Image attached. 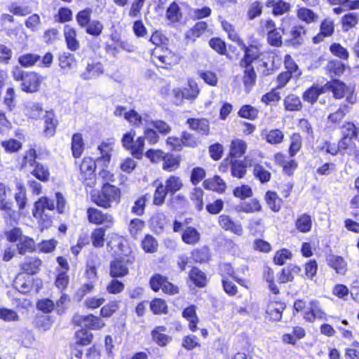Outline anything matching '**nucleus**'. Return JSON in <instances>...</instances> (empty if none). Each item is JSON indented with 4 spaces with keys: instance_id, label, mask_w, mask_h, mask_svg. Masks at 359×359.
Listing matches in <instances>:
<instances>
[{
    "instance_id": "obj_1",
    "label": "nucleus",
    "mask_w": 359,
    "mask_h": 359,
    "mask_svg": "<svg viewBox=\"0 0 359 359\" xmlns=\"http://www.w3.org/2000/svg\"><path fill=\"white\" fill-rule=\"evenodd\" d=\"M121 198V191L116 187L105 182L100 191H93L91 194L92 201L98 206L107 209L113 203H118Z\"/></svg>"
},
{
    "instance_id": "obj_2",
    "label": "nucleus",
    "mask_w": 359,
    "mask_h": 359,
    "mask_svg": "<svg viewBox=\"0 0 359 359\" xmlns=\"http://www.w3.org/2000/svg\"><path fill=\"white\" fill-rule=\"evenodd\" d=\"M13 77L17 81H22L21 90L26 93H34L40 86V77L36 73L25 72L18 67L13 70Z\"/></svg>"
},
{
    "instance_id": "obj_3",
    "label": "nucleus",
    "mask_w": 359,
    "mask_h": 359,
    "mask_svg": "<svg viewBox=\"0 0 359 359\" xmlns=\"http://www.w3.org/2000/svg\"><path fill=\"white\" fill-rule=\"evenodd\" d=\"M96 163L90 157H85L79 164L80 178L88 187L95 185L97 177L95 174Z\"/></svg>"
},
{
    "instance_id": "obj_4",
    "label": "nucleus",
    "mask_w": 359,
    "mask_h": 359,
    "mask_svg": "<svg viewBox=\"0 0 359 359\" xmlns=\"http://www.w3.org/2000/svg\"><path fill=\"white\" fill-rule=\"evenodd\" d=\"M87 214L88 221L95 224H105L107 227H110L114 222L111 215L103 213L95 208H89L87 210Z\"/></svg>"
},
{
    "instance_id": "obj_5",
    "label": "nucleus",
    "mask_w": 359,
    "mask_h": 359,
    "mask_svg": "<svg viewBox=\"0 0 359 359\" xmlns=\"http://www.w3.org/2000/svg\"><path fill=\"white\" fill-rule=\"evenodd\" d=\"M73 320L76 325L90 330H100L104 326L103 320L93 314L87 316L78 315L74 317Z\"/></svg>"
},
{
    "instance_id": "obj_6",
    "label": "nucleus",
    "mask_w": 359,
    "mask_h": 359,
    "mask_svg": "<svg viewBox=\"0 0 359 359\" xmlns=\"http://www.w3.org/2000/svg\"><path fill=\"white\" fill-rule=\"evenodd\" d=\"M131 262L128 258L116 259L110 264V276L113 278L123 277L128 273V266Z\"/></svg>"
},
{
    "instance_id": "obj_7",
    "label": "nucleus",
    "mask_w": 359,
    "mask_h": 359,
    "mask_svg": "<svg viewBox=\"0 0 359 359\" xmlns=\"http://www.w3.org/2000/svg\"><path fill=\"white\" fill-rule=\"evenodd\" d=\"M241 48L244 51L245 55L240 60V66L252 65V62L257 60L260 55L259 49L255 45H250L249 46H247L243 43L241 46Z\"/></svg>"
},
{
    "instance_id": "obj_8",
    "label": "nucleus",
    "mask_w": 359,
    "mask_h": 359,
    "mask_svg": "<svg viewBox=\"0 0 359 359\" xmlns=\"http://www.w3.org/2000/svg\"><path fill=\"white\" fill-rule=\"evenodd\" d=\"M231 175L234 177L243 178L246 174L247 165L251 166V161L248 156L245 157L243 161L230 159Z\"/></svg>"
},
{
    "instance_id": "obj_9",
    "label": "nucleus",
    "mask_w": 359,
    "mask_h": 359,
    "mask_svg": "<svg viewBox=\"0 0 359 359\" xmlns=\"http://www.w3.org/2000/svg\"><path fill=\"white\" fill-rule=\"evenodd\" d=\"M218 222L219 226L225 231H229L235 234L241 235L243 227L239 222H234L226 215H221L219 217Z\"/></svg>"
},
{
    "instance_id": "obj_10",
    "label": "nucleus",
    "mask_w": 359,
    "mask_h": 359,
    "mask_svg": "<svg viewBox=\"0 0 359 359\" xmlns=\"http://www.w3.org/2000/svg\"><path fill=\"white\" fill-rule=\"evenodd\" d=\"M16 192L14 196L19 210L25 208L27 203V191L23 182L16 179L15 181Z\"/></svg>"
},
{
    "instance_id": "obj_11",
    "label": "nucleus",
    "mask_w": 359,
    "mask_h": 359,
    "mask_svg": "<svg viewBox=\"0 0 359 359\" xmlns=\"http://www.w3.org/2000/svg\"><path fill=\"white\" fill-rule=\"evenodd\" d=\"M247 150V144L245 141L236 139L231 142L230 151L229 156L224 160V162L229 161L230 159H236L241 157Z\"/></svg>"
},
{
    "instance_id": "obj_12",
    "label": "nucleus",
    "mask_w": 359,
    "mask_h": 359,
    "mask_svg": "<svg viewBox=\"0 0 359 359\" xmlns=\"http://www.w3.org/2000/svg\"><path fill=\"white\" fill-rule=\"evenodd\" d=\"M187 124L190 129L198 132V133L208 135L210 130V125L208 119L189 118L187 120Z\"/></svg>"
},
{
    "instance_id": "obj_13",
    "label": "nucleus",
    "mask_w": 359,
    "mask_h": 359,
    "mask_svg": "<svg viewBox=\"0 0 359 359\" xmlns=\"http://www.w3.org/2000/svg\"><path fill=\"white\" fill-rule=\"evenodd\" d=\"M53 210L55 205L53 200L48 197H41L37 201L34 203V207L32 210L34 217H41V215L45 213V210Z\"/></svg>"
},
{
    "instance_id": "obj_14",
    "label": "nucleus",
    "mask_w": 359,
    "mask_h": 359,
    "mask_svg": "<svg viewBox=\"0 0 359 359\" xmlns=\"http://www.w3.org/2000/svg\"><path fill=\"white\" fill-rule=\"evenodd\" d=\"M103 73L104 67L100 62L88 63L81 77L83 80H90L96 79Z\"/></svg>"
},
{
    "instance_id": "obj_15",
    "label": "nucleus",
    "mask_w": 359,
    "mask_h": 359,
    "mask_svg": "<svg viewBox=\"0 0 359 359\" xmlns=\"http://www.w3.org/2000/svg\"><path fill=\"white\" fill-rule=\"evenodd\" d=\"M325 93V85H313L308 88L302 95L304 102L313 104L318 100L320 95Z\"/></svg>"
},
{
    "instance_id": "obj_16",
    "label": "nucleus",
    "mask_w": 359,
    "mask_h": 359,
    "mask_svg": "<svg viewBox=\"0 0 359 359\" xmlns=\"http://www.w3.org/2000/svg\"><path fill=\"white\" fill-rule=\"evenodd\" d=\"M261 135L270 144H280L284 140V133L279 129L264 130Z\"/></svg>"
},
{
    "instance_id": "obj_17",
    "label": "nucleus",
    "mask_w": 359,
    "mask_h": 359,
    "mask_svg": "<svg viewBox=\"0 0 359 359\" xmlns=\"http://www.w3.org/2000/svg\"><path fill=\"white\" fill-rule=\"evenodd\" d=\"M59 66L63 73L67 74L76 65V61L74 55L70 53H63L59 55Z\"/></svg>"
},
{
    "instance_id": "obj_18",
    "label": "nucleus",
    "mask_w": 359,
    "mask_h": 359,
    "mask_svg": "<svg viewBox=\"0 0 359 359\" xmlns=\"http://www.w3.org/2000/svg\"><path fill=\"white\" fill-rule=\"evenodd\" d=\"M325 92L331 90L335 98L340 99L344 96V93L347 88L343 82L339 80H332L325 84Z\"/></svg>"
},
{
    "instance_id": "obj_19",
    "label": "nucleus",
    "mask_w": 359,
    "mask_h": 359,
    "mask_svg": "<svg viewBox=\"0 0 359 359\" xmlns=\"http://www.w3.org/2000/svg\"><path fill=\"white\" fill-rule=\"evenodd\" d=\"M306 29L302 25H294L290 32L289 41L293 46H298L303 43L304 36L306 34Z\"/></svg>"
},
{
    "instance_id": "obj_20",
    "label": "nucleus",
    "mask_w": 359,
    "mask_h": 359,
    "mask_svg": "<svg viewBox=\"0 0 359 359\" xmlns=\"http://www.w3.org/2000/svg\"><path fill=\"white\" fill-rule=\"evenodd\" d=\"M203 186L206 189L213 190L218 193H223L226 189L225 182L217 175L205 180Z\"/></svg>"
},
{
    "instance_id": "obj_21",
    "label": "nucleus",
    "mask_w": 359,
    "mask_h": 359,
    "mask_svg": "<svg viewBox=\"0 0 359 359\" xmlns=\"http://www.w3.org/2000/svg\"><path fill=\"white\" fill-rule=\"evenodd\" d=\"M64 34L68 49L72 51H75L79 49L80 45L79 42L76 39V33L75 29L69 26H66L65 27Z\"/></svg>"
},
{
    "instance_id": "obj_22",
    "label": "nucleus",
    "mask_w": 359,
    "mask_h": 359,
    "mask_svg": "<svg viewBox=\"0 0 359 359\" xmlns=\"http://www.w3.org/2000/svg\"><path fill=\"white\" fill-rule=\"evenodd\" d=\"M41 265V261L34 257H27L25 262L21 264L22 270L29 274H35L39 270Z\"/></svg>"
},
{
    "instance_id": "obj_23",
    "label": "nucleus",
    "mask_w": 359,
    "mask_h": 359,
    "mask_svg": "<svg viewBox=\"0 0 359 359\" xmlns=\"http://www.w3.org/2000/svg\"><path fill=\"white\" fill-rule=\"evenodd\" d=\"M201 238L200 233L194 227H187L182 234V240L188 245H195L198 243Z\"/></svg>"
},
{
    "instance_id": "obj_24",
    "label": "nucleus",
    "mask_w": 359,
    "mask_h": 359,
    "mask_svg": "<svg viewBox=\"0 0 359 359\" xmlns=\"http://www.w3.org/2000/svg\"><path fill=\"white\" fill-rule=\"evenodd\" d=\"M30 173L36 179L43 182H48L50 175L48 167L41 163H36Z\"/></svg>"
},
{
    "instance_id": "obj_25",
    "label": "nucleus",
    "mask_w": 359,
    "mask_h": 359,
    "mask_svg": "<svg viewBox=\"0 0 359 359\" xmlns=\"http://www.w3.org/2000/svg\"><path fill=\"white\" fill-rule=\"evenodd\" d=\"M327 259L329 265L333 268L337 273H345L346 271V263L341 257L331 255L327 257Z\"/></svg>"
},
{
    "instance_id": "obj_26",
    "label": "nucleus",
    "mask_w": 359,
    "mask_h": 359,
    "mask_svg": "<svg viewBox=\"0 0 359 359\" xmlns=\"http://www.w3.org/2000/svg\"><path fill=\"white\" fill-rule=\"evenodd\" d=\"M163 186L169 194L174 195L182 189L183 183L179 177L172 175L165 180Z\"/></svg>"
},
{
    "instance_id": "obj_27",
    "label": "nucleus",
    "mask_w": 359,
    "mask_h": 359,
    "mask_svg": "<svg viewBox=\"0 0 359 359\" xmlns=\"http://www.w3.org/2000/svg\"><path fill=\"white\" fill-rule=\"evenodd\" d=\"M17 249L20 255L33 252L35 250V242L32 238L24 236L17 244Z\"/></svg>"
},
{
    "instance_id": "obj_28",
    "label": "nucleus",
    "mask_w": 359,
    "mask_h": 359,
    "mask_svg": "<svg viewBox=\"0 0 359 359\" xmlns=\"http://www.w3.org/2000/svg\"><path fill=\"white\" fill-rule=\"evenodd\" d=\"M244 68L243 83L247 88H251L256 82L257 75L252 65L241 66Z\"/></svg>"
},
{
    "instance_id": "obj_29",
    "label": "nucleus",
    "mask_w": 359,
    "mask_h": 359,
    "mask_svg": "<svg viewBox=\"0 0 359 359\" xmlns=\"http://www.w3.org/2000/svg\"><path fill=\"white\" fill-rule=\"evenodd\" d=\"M0 210L4 212V217L7 220L15 222L18 219V214L13 209V203L11 201H1L0 203Z\"/></svg>"
},
{
    "instance_id": "obj_30",
    "label": "nucleus",
    "mask_w": 359,
    "mask_h": 359,
    "mask_svg": "<svg viewBox=\"0 0 359 359\" xmlns=\"http://www.w3.org/2000/svg\"><path fill=\"white\" fill-rule=\"evenodd\" d=\"M182 316L184 318H185L187 320L189 321V325L190 330L193 332L196 331L197 328V323L198 321V319L196 313V306H190L186 308L182 312Z\"/></svg>"
},
{
    "instance_id": "obj_31",
    "label": "nucleus",
    "mask_w": 359,
    "mask_h": 359,
    "mask_svg": "<svg viewBox=\"0 0 359 359\" xmlns=\"http://www.w3.org/2000/svg\"><path fill=\"white\" fill-rule=\"evenodd\" d=\"M297 18L307 24L317 21L318 15L311 9L302 7L299 8L297 12Z\"/></svg>"
},
{
    "instance_id": "obj_32",
    "label": "nucleus",
    "mask_w": 359,
    "mask_h": 359,
    "mask_svg": "<svg viewBox=\"0 0 359 359\" xmlns=\"http://www.w3.org/2000/svg\"><path fill=\"white\" fill-rule=\"evenodd\" d=\"M266 201L269 208L274 212H278L281 208L282 199L276 192L268 191L266 194Z\"/></svg>"
},
{
    "instance_id": "obj_33",
    "label": "nucleus",
    "mask_w": 359,
    "mask_h": 359,
    "mask_svg": "<svg viewBox=\"0 0 359 359\" xmlns=\"http://www.w3.org/2000/svg\"><path fill=\"white\" fill-rule=\"evenodd\" d=\"M284 107L287 111H299L302 107V104L299 97L292 94L285 98Z\"/></svg>"
},
{
    "instance_id": "obj_34",
    "label": "nucleus",
    "mask_w": 359,
    "mask_h": 359,
    "mask_svg": "<svg viewBox=\"0 0 359 359\" xmlns=\"http://www.w3.org/2000/svg\"><path fill=\"white\" fill-rule=\"evenodd\" d=\"M72 150L74 158H79L83 151V142L80 133L73 135L72 138Z\"/></svg>"
},
{
    "instance_id": "obj_35",
    "label": "nucleus",
    "mask_w": 359,
    "mask_h": 359,
    "mask_svg": "<svg viewBox=\"0 0 359 359\" xmlns=\"http://www.w3.org/2000/svg\"><path fill=\"white\" fill-rule=\"evenodd\" d=\"M163 161V169L168 172L174 171L180 166V158L169 153L165 154Z\"/></svg>"
},
{
    "instance_id": "obj_36",
    "label": "nucleus",
    "mask_w": 359,
    "mask_h": 359,
    "mask_svg": "<svg viewBox=\"0 0 359 359\" xmlns=\"http://www.w3.org/2000/svg\"><path fill=\"white\" fill-rule=\"evenodd\" d=\"M296 228L302 233L309 232L312 226L311 217L307 214L302 215L295 222Z\"/></svg>"
},
{
    "instance_id": "obj_37",
    "label": "nucleus",
    "mask_w": 359,
    "mask_h": 359,
    "mask_svg": "<svg viewBox=\"0 0 359 359\" xmlns=\"http://www.w3.org/2000/svg\"><path fill=\"white\" fill-rule=\"evenodd\" d=\"M33 323L36 328L43 330V331L48 330L52 326V321L50 316L43 314L36 315Z\"/></svg>"
},
{
    "instance_id": "obj_38",
    "label": "nucleus",
    "mask_w": 359,
    "mask_h": 359,
    "mask_svg": "<svg viewBox=\"0 0 359 359\" xmlns=\"http://www.w3.org/2000/svg\"><path fill=\"white\" fill-rule=\"evenodd\" d=\"M144 147V137H139L135 141H133V146L128 151L137 159H141L143 156Z\"/></svg>"
},
{
    "instance_id": "obj_39",
    "label": "nucleus",
    "mask_w": 359,
    "mask_h": 359,
    "mask_svg": "<svg viewBox=\"0 0 359 359\" xmlns=\"http://www.w3.org/2000/svg\"><path fill=\"white\" fill-rule=\"evenodd\" d=\"M190 280L198 287H202L205 285L206 276L203 272L197 268H193L189 273Z\"/></svg>"
},
{
    "instance_id": "obj_40",
    "label": "nucleus",
    "mask_w": 359,
    "mask_h": 359,
    "mask_svg": "<svg viewBox=\"0 0 359 359\" xmlns=\"http://www.w3.org/2000/svg\"><path fill=\"white\" fill-rule=\"evenodd\" d=\"M76 343L81 346H87L90 344L93 339V334L86 329H81L75 334Z\"/></svg>"
},
{
    "instance_id": "obj_41",
    "label": "nucleus",
    "mask_w": 359,
    "mask_h": 359,
    "mask_svg": "<svg viewBox=\"0 0 359 359\" xmlns=\"http://www.w3.org/2000/svg\"><path fill=\"white\" fill-rule=\"evenodd\" d=\"M41 57L34 53H27L19 57L18 62L24 67H30L34 66L37 62L40 61Z\"/></svg>"
},
{
    "instance_id": "obj_42",
    "label": "nucleus",
    "mask_w": 359,
    "mask_h": 359,
    "mask_svg": "<svg viewBox=\"0 0 359 359\" xmlns=\"http://www.w3.org/2000/svg\"><path fill=\"white\" fill-rule=\"evenodd\" d=\"M189 86L191 88L192 94L184 93V91L182 90L180 88H175L172 90V93L177 99L182 100V98H186L189 100L195 99L198 94V89L197 88L196 84L195 83H189Z\"/></svg>"
},
{
    "instance_id": "obj_43",
    "label": "nucleus",
    "mask_w": 359,
    "mask_h": 359,
    "mask_svg": "<svg viewBox=\"0 0 359 359\" xmlns=\"http://www.w3.org/2000/svg\"><path fill=\"white\" fill-rule=\"evenodd\" d=\"M45 133L47 135L52 136L54 134L57 121L54 118L53 111H46L44 116Z\"/></svg>"
},
{
    "instance_id": "obj_44",
    "label": "nucleus",
    "mask_w": 359,
    "mask_h": 359,
    "mask_svg": "<svg viewBox=\"0 0 359 359\" xmlns=\"http://www.w3.org/2000/svg\"><path fill=\"white\" fill-rule=\"evenodd\" d=\"M165 331V327H158L155 330H154L151 332V336L153 340L156 342L159 346H163L166 345L169 340V337L163 334V332Z\"/></svg>"
},
{
    "instance_id": "obj_45",
    "label": "nucleus",
    "mask_w": 359,
    "mask_h": 359,
    "mask_svg": "<svg viewBox=\"0 0 359 359\" xmlns=\"http://www.w3.org/2000/svg\"><path fill=\"white\" fill-rule=\"evenodd\" d=\"M42 112V107L37 103L29 102L25 105V113L32 118H39Z\"/></svg>"
},
{
    "instance_id": "obj_46",
    "label": "nucleus",
    "mask_w": 359,
    "mask_h": 359,
    "mask_svg": "<svg viewBox=\"0 0 359 359\" xmlns=\"http://www.w3.org/2000/svg\"><path fill=\"white\" fill-rule=\"evenodd\" d=\"M166 17L172 22H178L182 18V13L178 4L172 2L166 11Z\"/></svg>"
},
{
    "instance_id": "obj_47",
    "label": "nucleus",
    "mask_w": 359,
    "mask_h": 359,
    "mask_svg": "<svg viewBox=\"0 0 359 359\" xmlns=\"http://www.w3.org/2000/svg\"><path fill=\"white\" fill-rule=\"evenodd\" d=\"M285 67L286 72L291 73L294 78H298L302 74L301 71L299 69L297 65L290 55H286L284 60Z\"/></svg>"
},
{
    "instance_id": "obj_48",
    "label": "nucleus",
    "mask_w": 359,
    "mask_h": 359,
    "mask_svg": "<svg viewBox=\"0 0 359 359\" xmlns=\"http://www.w3.org/2000/svg\"><path fill=\"white\" fill-rule=\"evenodd\" d=\"M240 117L255 120L258 116V110L251 105H243L238 112Z\"/></svg>"
},
{
    "instance_id": "obj_49",
    "label": "nucleus",
    "mask_w": 359,
    "mask_h": 359,
    "mask_svg": "<svg viewBox=\"0 0 359 359\" xmlns=\"http://www.w3.org/2000/svg\"><path fill=\"white\" fill-rule=\"evenodd\" d=\"M85 28L87 34L93 36H99L102 33L104 26L99 20H93Z\"/></svg>"
},
{
    "instance_id": "obj_50",
    "label": "nucleus",
    "mask_w": 359,
    "mask_h": 359,
    "mask_svg": "<svg viewBox=\"0 0 359 359\" xmlns=\"http://www.w3.org/2000/svg\"><path fill=\"white\" fill-rule=\"evenodd\" d=\"M142 247L146 252L152 253L157 250L158 242L151 235H147L142 241Z\"/></svg>"
},
{
    "instance_id": "obj_51",
    "label": "nucleus",
    "mask_w": 359,
    "mask_h": 359,
    "mask_svg": "<svg viewBox=\"0 0 359 359\" xmlns=\"http://www.w3.org/2000/svg\"><path fill=\"white\" fill-rule=\"evenodd\" d=\"M105 230L103 228H97L91 233V241L94 247L99 248L104 245Z\"/></svg>"
},
{
    "instance_id": "obj_52",
    "label": "nucleus",
    "mask_w": 359,
    "mask_h": 359,
    "mask_svg": "<svg viewBox=\"0 0 359 359\" xmlns=\"http://www.w3.org/2000/svg\"><path fill=\"white\" fill-rule=\"evenodd\" d=\"M332 5H340L344 10L359 9V0H327Z\"/></svg>"
},
{
    "instance_id": "obj_53",
    "label": "nucleus",
    "mask_w": 359,
    "mask_h": 359,
    "mask_svg": "<svg viewBox=\"0 0 359 359\" xmlns=\"http://www.w3.org/2000/svg\"><path fill=\"white\" fill-rule=\"evenodd\" d=\"M92 13V9L87 8L77 13L76 21L81 27H86L90 23Z\"/></svg>"
},
{
    "instance_id": "obj_54",
    "label": "nucleus",
    "mask_w": 359,
    "mask_h": 359,
    "mask_svg": "<svg viewBox=\"0 0 359 359\" xmlns=\"http://www.w3.org/2000/svg\"><path fill=\"white\" fill-rule=\"evenodd\" d=\"M253 172L262 183L267 182L271 179V173L260 164L255 165Z\"/></svg>"
},
{
    "instance_id": "obj_55",
    "label": "nucleus",
    "mask_w": 359,
    "mask_h": 359,
    "mask_svg": "<svg viewBox=\"0 0 359 359\" xmlns=\"http://www.w3.org/2000/svg\"><path fill=\"white\" fill-rule=\"evenodd\" d=\"M145 226V222L138 218L133 219L130 221L129 224L130 234L136 238L137 235L142 231Z\"/></svg>"
},
{
    "instance_id": "obj_56",
    "label": "nucleus",
    "mask_w": 359,
    "mask_h": 359,
    "mask_svg": "<svg viewBox=\"0 0 359 359\" xmlns=\"http://www.w3.org/2000/svg\"><path fill=\"white\" fill-rule=\"evenodd\" d=\"M150 309L154 314H163L167 313V304L162 299H155L150 303Z\"/></svg>"
},
{
    "instance_id": "obj_57",
    "label": "nucleus",
    "mask_w": 359,
    "mask_h": 359,
    "mask_svg": "<svg viewBox=\"0 0 359 359\" xmlns=\"http://www.w3.org/2000/svg\"><path fill=\"white\" fill-rule=\"evenodd\" d=\"M349 107L347 104H341L339 108L334 113L330 114L328 119L332 123L340 122L348 111Z\"/></svg>"
},
{
    "instance_id": "obj_58",
    "label": "nucleus",
    "mask_w": 359,
    "mask_h": 359,
    "mask_svg": "<svg viewBox=\"0 0 359 359\" xmlns=\"http://www.w3.org/2000/svg\"><path fill=\"white\" fill-rule=\"evenodd\" d=\"M112 149L111 145L107 143H102L98 147V150L100 151V156L97 158V161H103L104 163H108L111 159L110 152Z\"/></svg>"
},
{
    "instance_id": "obj_59",
    "label": "nucleus",
    "mask_w": 359,
    "mask_h": 359,
    "mask_svg": "<svg viewBox=\"0 0 359 359\" xmlns=\"http://www.w3.org/2000/svg\"><path fill=\"white\" fill-rule=\"evenodd\" d=\"M36 151L34 149H30L26 151L22 161L21 168H25L27 165L34 167L38 163L36 161Z\"/></svg>"
},
{
    "instance_id": "obj_60",
    "label": "nucleus",
    "mask_w": 359,
    "mask_h": 359,
    "mask_svg": "<svg viewBox=\"0 0 359 359\" xmlns=\"http://www.w3.org/2000/svg\"><path fill=\"white\" fill-rule=\"evenodd\" d=\"M302 147V138L299 134L294 133L291 136V143L289 148V153L294 156L300 150Z\"/></svg>"
},
{
    "instance_id": "obj_61",
    "label": "nucleus",
    "mask_w": 359,
    "mask_h": 359,
    "mask_svg": "<svg viewBox=\"0 0 359 359\" xmlns=\"http://www.w3.org/2000/svg\"><path fill=\"white\" fill-rule=\"evenodd\" d=\"M167 194H169L165 190L163 184H160L157 187V188L154 192V201H153L154 204L156 205H161L164 203V201H165V196Z\"/></svg>"
},
{
    "instance_id": "obj_62",
    "label": "nucleus",
    "mask_w": 359,
    "mask_h": 359,
    "mask_svg": "<svg viewBox=\"0 0 359 359\" xmlns=\"http://www.w3.org/2000/svg\"><path fill=\"white\" fill-rule=\"evenodd\" d=\"M1 144L5 151L9 153L16 152L22 147V143L14 139L3 141Z\"/></svg>"
},
{
    "instance_id": "obj_63",
    "label": "nucleus",
    "mask_w": 359,
    "mask_h": 359,
    "mask_svg": "<svg viewBox=\"0 0 359 359\" xmlns=\"http://www.w3.org/2000/svg\"><path fill=\"white\" fill-rule=\"evenodd\" d=\"M199 76L205 83L210 86H216L218 83L217 74L212 71H201Z\"/></svg>"
},
{
    "instance_id": "obj_64",
    "label": "nucleus",
    "mask_w": 359,
    "mask_h": 359,
    "mask_svg": "<svg viewBox=\"0 0 359 359\" xmlns=\"http://www.w3.org/2000/svg\"><path fill=\"white\" fill-rule=\"evenodd\" d=\"M203 191L201 188H195L191 193V199L194 201L196 208L201 211L203 207Z\"/></svg>"
}]
</instances>
